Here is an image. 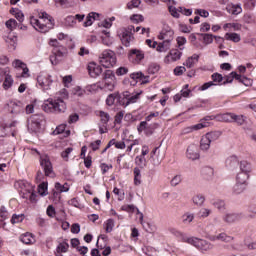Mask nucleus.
<instances>
[{"mask_svg": "<svg viewBox=\"0 0 256 256\" xmlns=\"http://www.w3.org/2000/svg\"><path fill=\"white\" fill-rule=\"evenodd\" d=\"M38 17L39 19L32 18L31 24L36 31H39V33H49L51 29L55 28V19L47 12H39Z\"/></svg>", "mask_w": 256, "mask_h": 256, "instance_id": "obj_1", "label": "nucleus"}, {"mask_svg": "<svg viewBox=\"0 0 256 256\" xmlns=\"http://www.w3.org/2000/svg\"><path fill=\"white\" fill-rule=\"evenodd\" d=\"M42 109L46 113H65L67 104L61 98L56 100L48 99L43 103Z\"/></svg>", "mask_w": 256, "mask_h": 256, "instance_id": "obj_2", "label": "nucleus"}, {"mask_svg": "<svg viewBox=\"0 0 256 256\" xmlns=\"http://www.w3.org/2000/svg\"><path fill=\"white\" fill-rule=\"evenodd\" d=\"M141 31V27H136L133 25H130L126 28H121L118 30V37L121 39L123 45L125 47H129L131 45V41H133V32L139 33Z\"/></svg>", "mask_w": 256, "mask_h": 256, "instance_id": "obj_3", "label": "nucleus"}, {"mask_svg": "<svg viewBox=\"0 0 256 256\" xmlns=\"http://www.w3.org/2000/svg\"><path fill=\"white\" fill-rule=\"evenodd\" d=\"M99 63L102 67H105V69H111V67L117 65V55L113 50H104L99 55Z\"/></svg>", "mask_w": 256, "mask_h": 256, "instance_id": "obj_4", "label": "nucleus"}, {"mask_svg": "<svg viewBox=\"0 0 256 256\" xmlns=\"http://www.w3.org/2000/svg\"><path fill=\"white\" fill-rule=\"evenodd\" d=\"M221 137V131H212L203 135L200 139V150L204 153L211 149V143L217 141Z\"/></svg>", "mask_w": 256, "mask_h": 256, "instance_id": "obj_5", "label": "nucleus"}, {"mask_svg": "<svg viewBox=\"0 0 256 256\" xmlns=\"http://www.w3.org/2000/svg\"><path fill=\"white\" fill-rule=\"evenodd\" d=\"M186 243L188 245H193V247H196V249H199V251H211L213 249V244H211L207 240L199 239L197 237H190V238H184Z\"/></svg>", "mask_w": 256, "mask_h": 256, "instance_id": "obj_6", "label": "nucleus"}, {"mask_svg": "<svg viewBox=\"0 0 256 256\" xmlns=\"http://www.w3.org/2000/svg\"><path fill=\"white\" fill-rule=\"evenodd\" d=\"M37 84L43 91H50L53 85V77L50 74L42 72L37 77Z\"/></svg>", "mask_w": 256, "mask_h": 256, "instance_id": "obj_7", "label": "nucleus"}, {"mask_svg": "<svg viewBox=\"0 0 256 256\" xmlns=\"http://www.w3.org/2000/svg\"><path fill=\"white\" fill-rule=\"evenodd\" d=\"M65 55H67V48H65L64 46L53 48L52 55L50 56V62L52 63V65H57L60 59H62V57H65Z\"/></svg>", "mask_w": 256, "mask_h": 256, "instance_id": "obj_8", "label": "nucleus"}, {"mask_svg": "<svg viewBox=\"0 0 256 256\" xmlns=\"http://www.w3.org/2000/svg\"><path fill=\"white\" fill-rule=\"evenodd\" d=\"M128 59L134 65H139L145 59V52L137 48L131 49L128 53Z\"/></svg>", "mask_w": 256, "mask_h": 256, "instance_id": "obj_9", "label": "nucleus"}, {"mask_svg": "<svg viewBox=\"0 0 256 256\" xmlns=\"http://www.w3.org/2000/svg\"><path fill=\"white\" fill-rule=\"evenodd\" d=\"M183 50H179V48H175L169 51V53L164 57V63L169 65L171 63H175L181 60L183 57Z\"/></svg>", "mask_w": 256, "mask_h": 256, "instance_id": "obj_10", "label": "nucleus"}, {"mask_svg": "<svg viewBox=\"0 0 256 256\" xmlns=\"http://www.w3.org/2000/svg\"><path fill=\"white\" fill-rule=\"evenodd\" d=\"M249 177H251V175L241 172L236 175V188L238 191H245L247 189Z\"/></svg>", "mask_w": 256, "mask_h": 256, "instance_id": "obj_11", "label": "nucleus"}, {"mask_svg": "<svg viewBox=\"0 0 256 256\" xmlns=\"http://www.w3.org/2000/svg\"><path fill=\"white\" fill-rule=\"evenodd\" d=\"M175 37V31L172 30L171 26L164 25L161 32L158 35V39L160 41H169L170 43H173V39Z\"/></svg>", "mask_w": 256, "mask_h": 256, "instance_id": "obj_12", "label": "nucleus"}, {"mask_svg": "<svg viewBox=\"0 0 256 256\" xmlns=\"http://www.w3.org/2000/svg\"><path fill=\"white\" fill-rule=\"evenodd\" d=\"M14 187L17 189L18 193H35V186L23 180L16 181Z\"/></svg>", "mask_w": 256, "mask_h": 256, "instance_id": "obj_13", "label": "nucleus"}, {"mask_svg": "<svg viewBox=\"0 0 256 256\" xmlns=\"http://www.w3.org/2000/svg\"><path fill=\"white\" fill-rule=\"evenodd\" d=\"M150 159L153 165H161V161L165 159V151L159 147L154 148L150 153Z\"/></svg>", "mask_w": 256, "mask_h": 256, "instance_id": "obj_14", "label": "nucleus"}, {"mask_svg": "<svg viewBox=\"0 0 256 256\" xmlns=\"http://www.w3.org/2000/svg\"><path fill=\"white\" fill-rule=\"evenodd\" d=\"M41 167L44 169V173L47 177H53V164H51V160L49 156H41L40 157Z\"/></svg>", "mask_w": 256, "mask_h": 256, "instance_id": "obj_15", "label": "nucleus"}, {"mask_svg": "<svg viewBox=\"0 0 256 256\" xmlns=\"http://www.w3.org/2000/svg\"><path fill=\"white\" fill-rule=\"evenodd\" d=\"M41 121H43L41 116L39 115L32 116L28 123V130H30L31 133H37L39 129H41Z\"/></svg>", "mask_w": 256, "mask_h": 256, "instance_id": "obj_16", "label": "nucleus"}, {"mask_svg": "<svg viewBox=\"0 0 256 256\" xmlns=\"http://www.w3.org/2000/svg\"><path fill=\"white\" fill-rule=\"evenodd\" d=\"M121 211H125L126 213H129L130 215H133V213H136V215L140 219V221H143V214L141 213V211H139V208H137L133 204L122 205Z\"/></svg>", "mask_w": 256, "mask_h": 256, "instance_id": "obj_17", "label": "nucleus"}, {"mask_svg": "<svg viewBox=\"0 0 256 256\" xmlns=\"http://www.w3.org/2000/svg\"><path fill=\"white\" fill-rule=\"evenodd\" d=\"M103 79L105 86L108 87V89L110 90L113 89L115 85V74H113V71L106 70Z\"/></svg>", "mask_w": 256, "mask_h": 256, "instance_id": "obj_18", "label": "nucleus"}, {"mask_svg": "<svg viewBox=\"0 0 256 256\" xmlns=\"http://www.w3.org/2000/svg\"><path fill=\"white\" fill-rule=\"evenodd\" d=\"M201 176L205 181H213V177H215V169L211 166H204L201 170Z\"/></svg>", "mask_w": 256, "mask_h": 256, "instance_id": "obj_19", "label": "nucleus"}, {"mask_svg": "<svg viewBox=\"0 0 256 256\" xmlns=\"http://www.w3.org/2000/svg\"><path fill=\"white\" fill-rule=\"evenodd\" d=\"M186 157L192 161L199 159V149L197 145L192 144L187 148Z\"/></svg>", "mask_w": 256, "mask_h": 256, "instance_id": "obj_20", "label": "nucleus"}, {"mask_svg": "<svg viewBox=\"0 0 256 256\" xmlns=\"http://www.w3.org/2000/svg\"><path fill=\"white\" fill-rule=\"evenodd\" d=\"M87 69H88L89 75H91L92 77H99V75L103 73V68H101V66L93 62L88 64Z\"/></svg>", "mask_w": 256, "mask_h": 256, "instance_id": "obj_21", "label": "nucleus"}, {"mask_svg": "<svg viewBox=\"0 0 256 256\" xmlns=\"http://www.w3.org/2000/svg\"><path fill=\"white\" fill-rule=\"evenodd\" d=\"M240 219H243V214L241 213H228L223 216L225 223H235V221H240Z\"/></svg>", "mask_w": 256, "mask_h": 256, "instance_id": "obj_22", "label": "nucleus"}, {"mask_svg": "<svg viewBox=\"0 0 256 256\" xmlns=\"http://www.w3.org/2000/svg\"><path fill=\"white\" fill-rule=\"evenodd\" d=\"M139 95L140 93L130 94L129 92H124L123 97L126 99L125 106L127 107V105L137 103V101H139Z\"/></svg>", "mask_w": 256, "mask_h": 256, "instance_id": "obj_23", "label": "nucleus"}, {"mask_svg": "<svg viewBox=\"0 0 256 256\" xmlns=\"http://www.w3.org/2000/svg\"><path fill=\"white\" fill-rule=\"evenodd\" d=\"M172 42L163 40L160 43H157L156 45V51L158 53H167L169 49H171Z\"/></svg>", "mask_w": 256, "mask_h": 256, "instance_id": "obj_24", "label": "nucleus"}, {"mask_svg": "<svg viewBox=\"0 0 256 256\" xmlns=\"http://www.w3.org/2000/svg\"><path fill=\"white\" fill-rule=\"evenodd\" d=\"M199 62V55L193 54L192 56L188 57L186 61L183 63L185 67L191 69L195 67V65Z\"/></svg>", "mask_w": 256, "mask_h": 256, "instance_id": "obj_25", "label": "nucleus"}, {"mask_svg": "<svg viewBox=\"0 0 256 256\" xmlns=\"http://www.w3.org/2000/svg\"><path fill=\"white\" fill-rule=\"evenodd\" d=\"M210 241H225L226 243H229L233 241V237L228 236L226 233H220L218 235L211 236Z\"/></svg>", "mask_w": 256, "mask_h": 256, "instance_id": "obj_26", "label": "nucleus"}, {"mask_svg": "<svg viewBox=\"0 0 256 256\" xmlns=\"http://www.w3.org/2000/svg\"><path fill=\"white\" fill-rule=\"evenodd\" d=\"M20 241L25 245H32V243L35 242V237L33 236V234L26 232L25 234H22L20 236Z\"/></svg>", "mask_w": 256, "mask_h": 256, "instance_id": "obj_27", "label": "nucleus"}, {"mask_svg": "<svg viewBox=\"0 0 256 256\" xmlns=\"http://www.w3.org/2000/svg\"><path fill=\"white\" fill-rule=\"evenodd\" d=\"M239 165V158L237 156H230L226 159V167L229 169H235Z\"/></svg>", "mask_w": 256, "mask_h": 256, "instance_id": "obj_28", "label": "nucleus"}, {"mask_svg": "<svg viewBox=\"0 0 256 256\" xmlns=\"http://www.w3.org/2000/svg\"><path fill=\"white\" fill-rule=\"evenodd\" d=\"M252 170L253 169L251 168V164L249 162L247 161L240 162V173L250 175Z\"/></svg>", "mask_w": 256, "mask_h": 256, "instance_id": "obj_29", "label": "nucleus"}, {"mask_svg": "<svg viewBox=\"0 0 256 256\" xmlns=\"http://www.w3.org/2000/svg\"><path fill=\"white\" fill-rule=\"evenodd\" d=\"M103 34L104 35L101 37L103 45L111 47V45H113V37H111V34L107 31H103Z\"/></svg>", "mask_w": 256, "mask_h": 256, "instance_id": "obj_30", "label": "nucleus"}, {"mask_svg": "<svg viewBox=\"0 0 256 256\" xmlns=\"http://www.w3.org/2000/svg\"><path fill=\"white\" fill-rule=\"evenodd\" d=\"M130 77L131 79H140L143 85L149 83V76H144L141 72L132 73Z\"/></svg>", "mask_w": 256, "mask_h": 256, "instance_id": "obj_31", "label": "nucleus"}, {"mask_svg": "<svg viewBox=\"0 0 256 256\" xmlns=\"http://www.w3.org/2000/svg\"><path fill=\"white\" fill-rule=\"evenodd\" d=\"M224 38L226 41H232L233 43H239L241 41V35L238 33H226Z\"/></svg>", "mask_w": 256, "mask_h": 256, "instance_id": "obj_32", "label": "nucleus"}, {"mask_svg": "<svg viewBox=\"0 0 256 256\" xmlns=\"http://www.w3.org/2000/svg\"><path fill=\"white\" fill-rule=\"evenodd\" d=\"M233 113H226L217 116L218 121H224L225 123H233Z\"/></svg>", "mask_w": 256, "mask_h": 256, "instance_id": "obj_33", "label": "nucleus"}, {"mask_svg": "<svg viewBox=\"0 0 256 256\" xmlns=\"http://www.w3.org/2000/svg\"><path fill=\"white\" fill-rule=\"evenodd\" d=\"M228 11L232 15H239L242 13L243 8H241V5H239V4H237V5L232 4V5L228 6Z\"/></svg>", "mask_w": 256, "mask_h": 256, "instance_id": "obj_34", "label": "nucleus"}, {"mask_svg": "<svg viewBox=\"0 0 256 256\" xmlns=\"http://www.w3.org/2000/svg\"><path fill=\"white\" fill-rule=\"evenodd\" d=\"M193 219H195V214L191 212H186L182 216V223H184V225H189L190 223H193Z\"/></svg>", "mask_w": 256, "mask_h": 256, "instance_id": "obj_35", "label": "nucleus"}, {"mask_svg": "<svg viewBox=\"0 0 256 256\" xmlns=\"http://www.w3.org/2000/svg\"><path fill=\"white\" fill-rule=\"evenodd\" d=\"M23 111H24L23 103L19 101L12 103V113L19 114V113H23Z\"/></svg>", "mask_w": 256, "mask_h": 256, "instance_id": "obj_36", "label": "nucleus"}, {"mask_svg": "<svg viewBox=\"0 0 256 256\" xmlns=\"http://www.w3.org/2000/svg\"><path fill=\"white\" fill-rule=\"evenodd\" d=\"M4 83H3V89H5V91L11 89V87H13V77L11 75H6V77H4Z\"/></svg>", "mask_w": 256, "mask_h": 256, "instance_id": "obj_37", "label": "nucleus"}, {"mask_svg": "<svg viewBox=\"0 0 256 256\" xmlns=\"http://www.w3.org/2000/svg\"><path fill=\"white\" fill-rule=\"evenodd\" d=\"M56 193H67L69 191V184L64 183L63 185L59 182L55 184Z\"/></svg>", "mask_w": 256, "mask_h": 256, "instance_id": "obj_38", "label": "nucleus"}, {"mask_svg": "<svg viewBox=\"0 0 256 256\" xmlns=\"http://www.w3.org/2000/svg\"><path fill=\"white\" fill-rule=\"evenodd\" d=\"M177 47L180 51H183L185 49V45L187 44V38L183 36H178L176 38Z\"/></svg>", "mask_w": 256, "mask_h": 256, "instance_id": "obj_39", "label": "nucleus"}, {"mask_svg": "<svg viewBox=\"0 0 256 256\" xmlns=\"http://www.w3.org/2000/svg\"><path fill=\"white\" fill-rule=\"evenodd\" d=\"M213 211L209 208H201L197 213L199 219H206Z\"/></svg>", "mask_w": 256, "mask_h": 256, "instance_id": "obj_40", "label": "nucleus"}, {"mask_svg": "<svg viewBox=\"0 0 256 256\" xmlns=\"http://www.w3.org/2000/svg\"><path fill=\"white\" fill-rule=\"evenodd\" d=\"M113 227H115V220L108 219L106 222H104V229L106 233H111V231H113Z\"/></svg>", "mask_w": 256, "mask_h": 256, "instance_id": "obj_41", "label": "nucleus"}, {"mask_svg": "<svg viewBox=\"0 0 256 256\" xmlns=\"http://www.w3.org/2000/svg\"><path fill=\"white\" fill-rule=\"evenodd\" d=\"M116 101H119V94H110L106 99V104L109 106L115 105Z\"/></svg>", "mask_w": 256, "mask_h": 256, "instance_id": "obj_42", "label": "nucleus"}, {"mask_svg": "<svg viewBox=\"0 0 256 256\" xmlns=\"http://www.w3.org/2000/svg\"><path fill=\"white\" fill-rule=\"evenodd\" d=\"M86 91L81 88L80 86H75L72 89V95H75L76 97H84L85 96Z\"/></svg>", "mask_w": 256, "mask_h": 256, "instance_id": "obj_43", "label": "nucleus"}, {"mask_svg": "<svg viewBox=\"0 0 256 256\" xmlns=\"http://www.w3.org/2000/svg\"><path fill=\"white\" fill-rule=\"evenodd\" d=\"M212 205L216 207L218 211H225V201L223 200H214L212 201Z\"/></svg>", "mask_w": 256, "mask_h": 256, "instance_id": "obj_44", "label": "nucleus"}, {"mask_svg": "<svg viewBox=\"0 0 256 256\" xmlns=\"http://www.w3.org/2000/svg\"><path fill=\"white\" fill-rule=\"evenodd\" d=\"M5 25L7 29H9L10 31H15V29H17V20L11 18L8 21H6Z\"/></svg>", "mask_w": 256, "mask_h": 256, "instance_id": "obj_45", "label": "nucleus"}, {"mask_svg": "<svg viewBox=\"0 0 256 256\" xmlns=\"http://www.w3.org/2000/svg\"><path fill=\"white\" fill-rule=\"evenodd\" d=\"M6 43H8V45H10V47H13V49H15V47H17V36L9 35L6 38Z\"/></svg>", "mask_w": 256, "mask_h": 256, "instance_id": "obj_46", "label": "nucleus"}, {"mask_svg": "<svg viewBox=\"0 0 256 256\" xmlns=\"http://www.w3.org/2000/svg\"><path fill=\"white\" fill-rule=\"evenodd\" d=\"M193 203L195 205H203V203H205V196H203V194H196L193 197Z\"/></svg>", "mask_w": 256, "mask_h": 256, "instance_id": "obj_47", "label": "nucleus"}, {"mask_svg": "<svg viewBox=\"0 0 256 256\" xmlns=\"http://www.w3.org/2000/svg\"><path fill=\"white\" fill-rule=\"evenodd\" d=\"M69 250V244L67 242H62L57 246V253H67Z\"/></svg>", "mask_w": 256, "mask_h": 256, "instance_id": "obj_48", "label": "nucleus"}, {"mask_svg": "<svg viewBox=\"0 0 256 256\" xmlns=\"http://www.w3.org/2000/svg\"><path fill=\"white\" fill-rule=\"evenodd\" d=\"M23 219H25V215L24 214H14L11 218V223L12 225H15V223H21L23 222Z\"/></svg>", "mask_w": 256, "mask_h": 256, "instance_id": "obj_49", "label": "nucleus"}, {"mask_svg": "<svg viewBox=\"0 0 256 256\" xmlns=\"http://www.w3.org/2000/svg\"><path fill=\"white\" fill-rule=\"evenodd\" d=\"M233 123H237V125H244L245 124V116L234 114Z\"/></svg>", "mask_w": 256, "mask_h": 256, "instance_id": "obj_50", "label": "nucleus"}, {"mask_svg": "<svg viewBox=\"0 0 256 256\" xmlns=\"http://www.w3.org/2000/svg\"><path fill=\"white\" fill-rule=\"evenodd\" d=\"M134 183L136 185L141 183V170L139 168H134Z\"/></svg>", "mask_w": 256, "mask_h": 256, "instance_id": "obj_51", "label": "nucleus"}, {"mask_svg": "<svg viewBox=\"0 0 256 256\" xmlns=\"http://www.w3.org/2000/svg\"><path fill=\"white\" fill-rule=\"evenodd\" d=\"M214 36L212 34H203L204 45H211L213 43Z\"/></svg>", "mask_w": 256, "mask_h": 256, "instance_id": "obj_52", "label": "nucleus"}, {"mask_svg": "<svg viewBox=\"0 0 256 256\" xmlns=\"http://www.w3.org/2000/svg\"><path fill=\"white\" fill-rule=\"evenodd\" d=\"M100 119H101L102 125H107L110 119L109 114H107V112L100 111Z\"/></svg>", "mask_w": 256, "mask_h": 256, "instance_id": "obj_53", "label": "nucleus"}, {"mask_svg": "<svg viewBox=\"0 0 256 256\" xmlns=\"http://www.w3.org/2000/svg\"><path fill=\"white\" fill-rule=\"evenodd\" d=\"M181 181H183V178L181 177V175H176L171 179L170 184L172 187H177V185H179Z\"/></svg>", "mask_w": 256, "mask_h": 256, "instance_id": "obj_54", "label": "nucleus"}, {"mask_svg": "<svg viewBox=\"0 0 256 256\" xmlns=\"http://www.w3.org/2000/svg\"><path fill=\"white\" fill-rule=\"evenodd\" d=\"M149 127V124H147V121H142L137 127L138 133H143L145 132Z\"/></svg>", "mask_w": 256, "mask_h": 256, "instance_id": "obj_55", "label": "nucleus"}, {"mask_svg": "<svg viewBox=\"0 0 256 256\" xmlns=\"http://www.w3.org/2000/svg\"><path fill=\"white\" fill-rule=\"evenodd\" d=\"M135 161L139 165V167H145V165H147V160L145 159V156H137Z\"/></svg>", "mask_w": 256, "mask_h": 256, "instance_id": "obj_56", "label": "nucleus"}, {"mask_svg": "<svg viewBox=\"0 0 256 256\" xmlns=\"http://www.w3.org/2000/svg\"><path fill=\"white\" fill-rule=\"evenodd\" d=\"M185 71H187V68H185V66H177L176 68H174V75H177L179 77L183 75Z\"/></svg>", "mask_w": 256, "mask_h": 256, "instance_id": "obj_57", "label": "nucleus"}, {"mask_svg": "<svg viewBox=\"0 0 256 256\" xmlns=\"http://www.w3.org/2000/svg\"><path fill=\"white\" fill-rule=\"evenodd\" d=\"M93 15H95V14L89 13L87 15L86 20L84 22V27H91V25H93V21H95V20H93Z\"/></svg>", "mask_w": 256, "mask_h": 256, "instance_id": "obj_58", "label": "nucleus"}, {"mask_svg": "<svg viewBox=\"0 0 256 256\" xmlns=\"http://www.w3.org/2000/svg\"><path fill=\"white\" fill-rule=\"evenodd\" d=\"M73 152V148L69 147L66 148L62 153H61V157L62 159H65L66 161L69 159V155H71V153Z\"/></svg>", "mask_w": 256, "mask_h": 256, "instance_id": "obj_59", "label": "nucleus"}, {"mask_svg": "<svg viewBox=\"0 0 256 256\" xmlns=\"http://www.w3.org/2000/svg\"><path fill=\"white\" fill-rule=\"evenodd\" d=\"M50 199H52L55 204L61 203V193H52Z\"/></svg>", "mask_w": 256, "mask_h": 256, "instance_id": "obj_60", "label": "nucleus"}, {"mask_svg": "<svg viewBox=\"0 0 256 256\" xmlns=\"http://www.w3.org/2000/svg\"><path fill=\"white\" fill-rule=\"evenodd\" d=\"M25 63H23V61L19 60V59H16L13 61L12 63V66L15 68V69H22V67H25Z\"/></svg>", "mask_w": 256, "mask_h": 256, "instance_id": "obj_61", "label": "nucleus"}, {"mask_svg": "<svg viewBox=\"0 0 256 256\" xmlns=\"http://www.w3.org/2000/svg\"><path fill=\"white\" fill-rule=\"evenodd\" d=\"M66 127H67V126H66L65 124L59 125V126L53 131L54 135H61V133H65V128H66Z\"/></svg>", "mask_w": 256, "mask_h": 256, "instance_id": "obj_62", "label": "nucleus"}, {"mask_svg": "<svg viewBox=\"0 0 256 256\" xmlns=\"http://www.w3.org/2000/svg\"><path fill=\"white\" fill-rule=\"evenodd\" d=\"M48 184L47 182H42L38 185V193H47Z\"/></svg>", "mask_w": 256, "mask_h": 256, "instance_id": "obj_63", "label": "nucleus"}, {"mask_svg": "<svg viewBox=\"0 0 256 256\" xmlns=\"http://www.w3.org/2000/svg\"><path fill=\"white\" fill-rule=\"evenodd\" d=\"M75 18L74 16H68L65 19V25H68V27H73V25H75Z\"/></svg>", "mask_w": 256, "mask_h": 256, "instance_id": "obj_64", "label": "nucleus"}]
</instances>
